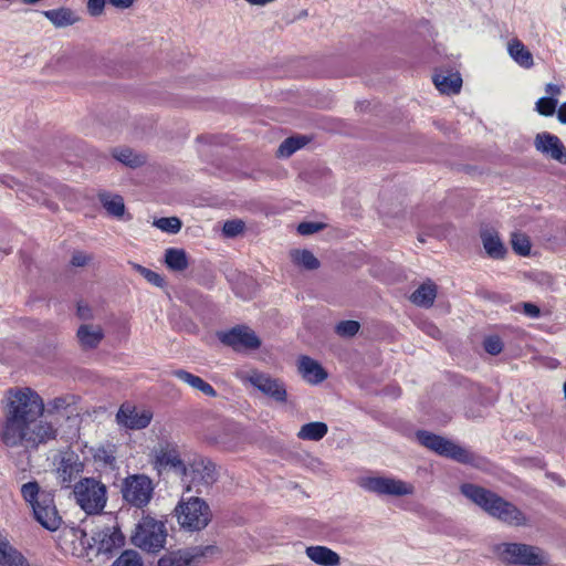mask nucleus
<instances>
[{"instance_id": "obj_3", "label": "nucleus", "mask_w": 566, "mask_h": 566, "mask_svg": "<svg viewBox=\"0 0 566 566\" xmlns=\"http://www.w3.org/2000/svg\"><path fill=\"white\" fill-rule=\"evenodd\" d=\"M73 492L76 503L88 515L98 514L106 506V486L94 478L80 480Z\"/></svg>"}, {"instance_id": "obj_19", "label": "nucleus", "mask_w": 566, "mask_h": 566, "mask_svg": "<svg viewBox=\"0 0 566 566\" xmlns=\"http://www.w3.org/2000/svg\"><path fill=\"white\" fill-rule=\"evenodd\" d=\"M156 460L159 465L169 468L181 476L187 473L188 459L181 458L176 446L169 443L161 446L157 451Z\"/></svg>"}, {"instance_id": "obj_54", "label": "nucleus", "mask_w": 566, "mask_h": 566, "mask_svg": "<svg viewBox=\"0 0 566 566\" xmlns=\"http://www.w3.org/2000/svg\"><path fill=\"white\" fill-rule=\"evenodd\" d=\"M557 118L562 124H566V103L559 106L557 111Z\"/></svg>"}, {"instance_id": "obj_21", "label": "nucleus", "mask_w": 566, "mask_h": 566, "mask_svg": "<svg viewBox=\"0 0 566 566\" xmlns=\"http://www.w3.org/2000/svg\"><path fill=\"white\" fill-rule=\"evenodd\" d=\"M0 566H30L27 557L0 531Z\"/></svg>"}, {"instance_id": "obj_40", "label": "nucleus", "mask_w": 566, "mask_h": 566, "mask_svg": "<svg viewBox=\"0 0 566 566\" xmlns=\"http://www.w3.org/2000/svg\"><path fill=\"white\" fill-rule=\"evenodd\" d=\"M513 250L520 255H528L531 252V242L524 233H513L511 239Z\"/></svg>"}, {"instance_id": "obj_13", "label": "nucleus", "mask_w": 566, "mask_h": 566, "mask_svg": "<svg viewBox=\"0 0 566 566\" xmlns=\"http://www.w3.org/2000/svg\"><path fill=\"white\" fill-rule=\"evenodd\" d=\"M92 537H88L80 527H67L62 531L61 543L63 548L76 557H86L93 549Z\"/></svg>"}, {"instance_id": "obj_10", "label": "nucleus", "mask_w": 566, "mask_h": 566, "mask_svg": "<svg viewBox=\"0 0 566 566\" xmlns=\"http://www.w3.org/2000/svg\"><path fill=\"white\" fill-rule=\"evenodd\" d=\"M501 556L509 563L530 566L542 565L546 562L543 551L525 544H505Z\"/></svg>"}, {"instance_id": "obj_14", "label": "nucleus", "mask_w": 566, "mask_h": 566, "mask_svg": "<svg viewBox=\"0 0 566 566\" xmlns=\"http://www.w3.org/2000/svg\"><path fill=\"white\" fill-rule=\"evenodd\" d=\"M219 338L234 350L256 349L261 345L256 334L245 326L233 327L231 331L220 334Z\"/></svg>"}, {"instance_id": "obj_39", "label": "nucleus", "mask_w": 566, "mask_h": 566, "mask_svg": "<svg viewBox=\"0 0 566 566\" xmlns=\"http://www.w3.org/2000/svg\"><path fill=\"white\" fill-rule=\"evenodd\" d=\"M111 566H143V560L136 551H124Z\"/></svg>"}, {"instance_id": "obj_43", "label": "nucleus", "mask_w": 566, "mask_h": 566, "mask_svg": "<svg viewBox=\"0 0 566 566\" xmlns=\"http://www.w3.org/2000/svg\"><path fill=\"white\" fill-rule=\"evenodd\" d=\"M557 106V99L553 97H541L536 102V111L544 116H552Z\"/></svg>"}, {"instance_id": "obj_52", "label": "nucleus", "mask_w": 566, "mask_h": 566, "mask_svg": "<svg viewBox=\"0 0 566 566\" xmlns=\"http://www.w3.org/2000/svg\"><path fill=\"white\" fill-rule=\"evenodd\" d=\"M108 1L114 7L122 8V9H127L134 3V0H108Z\"/></svg>"}, {"instance_id": "obj_2", "label": "nucleus", "mask_w": 566, "mask_h": 566, "mask_svg": "<svg viewBox=\"0 0 566 566\" xmlns=\"http://www.w3.org/2000/svg\"><path fill=\"white\" fill-rule=\"evenodd\" d=\"M462 494L481 506L490 515L510 525H523L526 523L525 515L512 503L506 502L495 493L474 484H463Z\"/></svg>"}, {"instance_id": "obj_25", "label": "nucleus", "mask_w": 566, "mask_h": 566, "mask_svg": "<svg viewBox=\"0 0 566 566\" xmlns=\"http://www.w3.org/2000/svg\"><path fill=\"white\" fill-rule=\"evenodd\" d=\"M507 52L512 60L523 69H531L534 65L533 54L518 39H513L507 44Z\"/></svg>"}, {"instance_id": "obj_38", "label": "nucleus", "mask_w": 566, "mask_h": 566, "mask_svg": "<svg viewBox=\"0 0 566 566\" xmlns=\"http://www.w3.org/2000/svg\"><path fill=\"white\" fill-rule=\"evenodd\" d=\"M154 226L167 233H178L181 229V221L177 217L159 218L154 221Z\"/></svg>"}, {"instance_id": "obj_41", "label": "nucleus", "mask_w": 566, "mask_h": 566, "mask_svg": "<svg viewBox=\"0 0 566 566\" xmlns=\"http://www.w3.org/2000/svg\"><path fill=\"white\" fill-rule=\"evenodd\" d=\"M75 403V396L66 395L61 397H55L54 399L48 402V411L49 412H60L65 410L70 406Z\"/></svg>"}, {"instance_id": "obj_53", "label": "nucleus", "mask_w": 566, "mask_h": 566, "mask_svg": "<svg viewBox=\"0 0 566 566\" xmlns=\"http://www.w3.org/2000/svg\"><path fill=\"white\" fill-rule=\"evenodd\" d=\"M545 92L551 95V97L554 98V96H557L559 95L560 93V87L556 84H552V83H548L545 87Z\"/></svg>"}, {"instance_id": "obj_47", "label": "nucleus", "mask_w": 566, "mask_h": 566, "mask_svg": "<svg viewBox=\"0 0 566 566\" xmlns=\"http://www.w3.org/2000/svg\"><path fill=\"white\" fill-rule=\"evenodd\" d=\"M321 229H323V224L317 222H302L297 227V231L302 235L316 233Z\"/></svg>"}, {"instance_id": "obj_44", "label": "nucleus", "mask_w": 566, "mask_h": 566, "mask_svg": "<svg viewBox=\"0 0 566 566\" xmlns=\"http://www.w3.org/2000/svg\"><path fill=\"white\" fill-rule=\"evenodd\" d=\"M134 268L140 275H143L153 285L161 286L164 284V279L158 273H156L143 265H139V264H135Z\"/></svg>"}, {"instance_id": "obj_33", "label": "nucleus", "mask_w": 566, "mask_h": 566, "mask_svg": "<svg viewBox=\"0 0 566 566\" xmlns=\"http://www.w3.org/2000/svg\"><path fill=\"white\" fill-rule=\"evenodd\" d=\"M43 14L56 27L63 28L73 24L76 21L74 13L70 9H54L44 11Z\"/></svg>"}, {"instance_id": "obj_23", "label": "nucleus", "mask_w": 566, "mask_h": 566, "mask_svg": "<svg viewBox=\"0 0 566 566\" xmlns=\"http://www.w3.org/2000/svg\"><path fill=\"white\" fill-rule=\"evenodd\" d=\"M306 556L321 566H338L340 556L326 546H310L306 548Z\"/></svg>"}, {"instance_id": "obj_49", "label": "nucleus", "mask_w": 566, "mask_h": 566, "mask_svg": "<svg viewBox=\"0 0 566 566\" xmlns=\"http://www.w3.org/2000/svg\"><path fill=\"white\" fill-rule=\"evenodd\" d=\"M105 0H88L87 10L92 15H99L103 12Z\"/></svg>"}, {"instance_id": "obj_11", "label": "nucleus", "mask_w": 566, "mask_h": 566, "mask_svg": "<svg viewBox=\"0 0 566 566\" xmlns=\"http://www.w3.org/2000/svg\"><path fill=\"white\" fill-rule=\"evenodd\" d=\"M243 379L248 380L252 386L273 400L277 402L286 401L287 394L285 386L279 379L272 378L270 375L258 370L245 373Z\"/></svg>"}, {"instance_id": "obj_26", "label": "nucleus", "mask_w": 566, "mask_h": 566, "mask_svg": "<svg viewBox=\"0 0 566 566\" xmlns=\"http://www.w3.org/2000/svg\"><path fill=\"white\" fill-rule=\"evenodd\" d=\"M437 90L442 94H457L462 86V78L459 73H437L433 76Z\"/></svg>"}, {"instance_id": "obj_35", "label": "nucleus", "mask_w": 566, "mask_h": 566, "mask_svg": "<svg viewBox=\"0 0 566 566\" xmlns=\"http://www.w3.org/2000/svg\"><path fill=\"white\" fill-rule=\"evenodd\" d=\"M113 156L115 159L129 167H137L144 164V158L134 154L129 148H116L113 150Z\"/></svg>"}, {"instance_id": "obj_30", "label": "nucleus", "mask_w": 566, "mask_h": 566, "mask_svg": "<svg viewBox=\"0 0 566 566\" xmlns=\"http://www.w3.org/2000/svg\"><path fill=\"white\" fill-rule=\"evenodd\" d=\"M328 432V427L325 422L314 421L305 423L297 432V438L304 441H319Z\"/></svg>"}, {"instance_id": "obj_8", "label": "nucleus", "mask_w": 566, "mask_h": 566, "mask_svg": "<svg viewBox=\"0 0 566 566\" xmlns=\"http://www.w3.org/2000/svg\"><path fill=\"white\" fill-rule=\"evenodd\" d=\"M359 486L377 495L405 496L415 492L411 483L391 476H363Z\"/></svg>"}, {"instance_id": "obj_31", "label": "nucleus", "mask_w": 566, "mask_h": 566, "mask_svg": "<svg viewBox=\"0 0 566 566\" xmlns=\"http://www.w3.org/2000/svg\"><path fill=\"white\" fill-rule=\"evenodd\" d=\"M166 265L172 271H184L188 268V256L184 249L169 248L165 251Z\"/></svg>"}, {"instance_id": "obj_28", "label": "nucleus", "mask_w": 566, "mask_h": 566, "mask_svg": "<svg viewBox=\"0 0 566 566\" xmlns=\"http://www.w3.org/2000/svg\"><path fill=\"white\" fill-rule=\"evenodd\" d=\"M104 337L101 326L84 324L77 331V338L84 348H95Z\"/></svg>"}, {"instance_id": "obj_12", "label": "nucleus", "mask_w": 566, "mask_h": 566, "mask_svg": "<svg viewBox=\"0 0 566 566\" xmlns=\"http://www.w3.org/2000/svg\"><path fill=\"white\" fill-rule=\"evenodd\" d=\"M33 514L35 520L46 530L56 531L62 517L56 510L53 495L50 492H43L41 500L33 504Z\"/></svg>"}, {"instance_id": "obj_5", "label": "nucleus", "mask_w": 566, "mask_h": 566, "mask_svg": "<svg viewBox=\"0 0 566 566\" xmlns=\"http://www.w3.org/2000/svg\"><path fill=\"white\" fill-rule=\"evenodd\" d=\"M176 512L180 526L189 531H200L205 528L211 520L209 505L197 496L181 501Z\"/></svg>"}, {"instance_id": "obj_24", "label": "nucleus", "mask_w": 566, "mask_h": 566, "mask_svg": "<svg viewBox=\"0 0 566 566\" xmlns=\"http://www.w3.org/2000/svg\"><path fill=\"white\" fill-rule=\"evenodd\" d=\"M481 240L486 254L492 259H503L506 249L497 232L491 229L482 230Z\"/></svg>"}, {"instance_id": "obj_36", "label": "nucleus", "mask_w": 566, "mask_h": 566, "mask_svg": "<svg viewBox=\"0 0 566 566\" xmlns=\"http://www.w3.org/2000/svg\"><path fill=\"white\" fill-rule=\"evenodd\" d=\"M307 143L306 137H289L279 147L277 154L282 157H289L301 149Z\"/></svg>"}, {"instance_id": "obj_29", "label": "nucleus", "mask_w": 566, "mask_h": 566, "mask_svg": "<svg viewBox=\"0 0 566 566\" xmlns=\"http://www.w3.org/2000/svg\"><path fill=\"white\" fill-rule=\"evenodd\" d=\"M437 297V286L433 282L427 281L421 284L410 296V301L421 307H430Z\"/></svg>"}, {"instance_id": "obj_50", "label": "nucleus", "mask_w": 566, "mask_h": 566, "mask_svg": "<svg viewBox=\"0 0 566 566\" xmlns=\"http://www.w3.org/2000/svg\"><path fill=\"white\" fill-rule=\"evenodd\" d=\"M523 312L526 316L532 318H537L541 315L538 306L533 303H523Z\"/></svg>"}, {"instance_id": "obj_18", "label": "nucleus", "mask_w": 566, "mask_h": 566, "mask_svg": "<svg viewBox=\"0 0 566 566\" xmlns=\"http://www.w3.org/2000/svg\"><path fill=\"white\" fill-rule=\"evenodd\" d=\"M96 544L97 554H113L125 544V537L122 532L115 527H105L92 537Z\"/></svg>"}, {"instance_id": "obj_7", "label": "nucleus", "mask_w": 566, "mask_h": 566, "mask_svg": "<svg viewBox=\"0 0 566 566\" xmlns=\"http://www.w3.org/2000/svg\"><path fill=\"white\" fill-rule=\"evenodd\" d=\"M154 493L153 481L145 474H133L124 479L123 499L130 505L143 509L150 502Z\"/></svg>"}, {"instance_id": "obj_32", "label": "nucleus", "mask_w": 566, "mask_h": 566, "mask_svg": "<svg viewBox=\"0 0 566 566\" xmlns=\"http://www.w3.org/2000/svg\"><path fill=\"white\" fill-rule=\"evenodd\" d=\"M99 201L107 213L115 218H120L125 213L124 200L118 195L101 193Z\"/></svg>"}, {"instance_id": "obj_45", "label": "nucleus", "mask_w": 566, "mask_h": 566, "mask_svg": "<svg viewBox=\"0 0 566 566\" xmlns=\"http://www.w3.org/2000/svg\"><path fill=\"white\" fill-rule=\"evenodd\" d=\"M483 346L490 355H499L503 349V343L499 336H489L484 339Z\"/></svg>"}, {"instance_id": "obj_16", "label": "nucleus", "mask_w": 566, "mask_h": 566, "mask_svg": "<svg viewBox=\"0 0 566 566\" xmlns=\"http://www.w3.org/2000/svg\"><path fill=\"white\" fill-rule=\"evenodd\" d=\"M151 418L150 411L140 410L130 405H123L116 415L118 424L132 430L146 428L150 423Z\"/></svg>"}, {"instance_id": "obj_48", "label": "nucleus", "mask_w": 566, "mask_h": 566, "mask_svg": "<svg viewBox=\"0 0 566 566\" xmlns=\"http://www.w3.org/2000/svg\"><path fill=\"white\" fill-rule=\"evenodd\" d=\"M95 458L108 465H114L116 461L114 454L111 451H107L106 449H98L95 454Z\"/></svg>"}, {"instance_id": "obj_15", "label": "nucleus", "mask_w": 566, "mask_h": 566, "mask_svg": "<svg viewBox=\"0 0 566 566\" xmlns=\"http://www.w3.org/2000/svg\"><path fill=\"white\" fill-rule=\"evenodd\" d=\"M535 149L558 163H566V148L562 140L547 132L538 133L534 139Z\"/></svg>"}, {"instance_id": "obj_4", "label": "nucleus", "mask_w": 566, "mask_h": 566, "mask_svg": "<svg viewBox=\"0 0 566 566\" xmlns=\"http://www.w3.org/2000/svg\"><path fill=\"white\" fill-rule=\"evenodd\" d=\"M166 538L165 523L150 516H144L136 526L132 542L143 551L157 553L164 548Z\"/></svg>"}, {"instance_id": "obj_6", "label": "nucleus", "mask_w": 566, "mask_h": 566, "mask_svg": "<svg viewBox=\"0 0 566 566\" xmlns=\"http://www.w3.org/2000/svg\"><path fill=\"white\" fill-rule=\"evenodd\" d=\"M217 480L216 469L212 462L196 458L192 461L188 458L187 473H184L182 481L187 484L188 491L203 493Z\"/></svg>"}, {"instance_id": "obj_20", "label": "nucleus", "mask_w": 566, "mask_h": 566, "mask_svg": "<svg viewBox=\"0 0 566 566\" xmlns=\"http://www.w3.org/2000/svg\"><path fill=\"white\" fill-rule=\"evenodd\" d=\"M83 471V463L80 457L73 452L65 453L56 469V476L61 484L69 486Z\"/></svg>"}, {"instance_id": "obj_42", "label": "nucleus", "mask_w": 566, "mask_h": 566, "mask_svg": "<svg viewBox=\"0 0 566 566\" xmlns=\"http://www.w3.org/2000/svg\"><path fill=\"white\" fill-rule=\"evenodd\" d=\"M359 323L356 321H342L336 327L335 332L343 337H352L356 335L359 331Z\"/></svg>"}, {"instance_id": "obj_1", "label": "nucleus", "mask_w": 566, "mask_h": 566, "mask_svg": "<svg viewBox=\"0 0 566 566\" xmlns=\"http://www.w3.org/2000/svg\"><path fill=\"white\" fill-rule=\"evenodd\" d=\"M2 411L0 441L7 448L33 451L57 437V426L43 417V399L31 388L9 389Z\"/></svg>"}, {"instance_id": "obj_9", "label": "nucleus", "mask_w": 566, "mask_h": 566, "mask_svg": "<svg viewBox=\"0 0 566 566\" xmlns=\"http://www.w3.org/2000/svg\"><path fill=\"white\" fill-rule=\"evenodd\" d=\"M417 439L420 444L437 452L438 454L449 457L459 462L467 463L470 461L468 451L453 442L428 431H418Z\"/></svg>"}, {"instance_id": "obj_22", "label": "nucleus", "mask_w": 566, "mask_h": 566, "mask_svg": "<svg viewBox=\"0 0 566 566\" xmlns=\"http://www.w3.org/2000/svg\"><path fill=\"white\" fill-rule=\"evenodd\" d=\"M298 371L311 384H319L327 377L322 366L308 356H302L298 359Z\"/></svg>"}, {"instance_id": "obj_37", "label": "nucleus", "mask_w": 566, "mask_h": 566, "mask_svg": "<svg viewBox=\"0 0 566 566\" xmlns=\"http://www.w3.org/2000/svg\"><path fill=\"white\" fill-rule=\"evenodd\" d=\"M44 491H40L39 484L35 481L24 483L21 486V494L25 502H28L33 509V504H36L41 500Z\"/></svg>"}, {"instance_id": "obj_55", "label": "nucleus", "mask_w": 566, "mask_h": 566, "mask_svg": "<svg viewBox=\"0 0 566 566\" xmlns=\"http://www.w3.org/2000/svg\"><path fill=\"white\" fill-rule=\"evenodd\" d=\"M78 315L82 317V318H86L87 315L85 313V310L80 305L78 306Z\"/></svg>"}, {"instance_id": "obj_51", "label": "nucleus", "mask_w": 566, "mask_h": 566, "mask_svg": "<svg viewBox=\"0 0 566 566\" xmlns=\"http://www.w3.org/2000/svg\"><path fill=\"white\" fill-rule=\"evenodd\" d=\"M90 258L83 252H75L72 255L71 263L74 266H84L88 262Z\"/></svg>"}, {"instance_id": "obj_27", "label": "nucleus", "mask_w": 566, "mask_h": 566, "mask_svg": "<svg viewBox=\"0 0 566 566\" xmlns=\"http://www.w3.org/2000/svg\"><path fill=\"white\" fill-rule=\"evenodd\" d=\"M172 375L182 382L189 385L193 389L201 391L203 395L208 397L217 396V391L214 390V388L199 376H196L184 369L174 370Z\"/></svg>"}, {"instance_id": "obj_46", "label": "nucleus", "mask_w": 566, "mask_h": 566, "mask_svg": "<svg viewBox=\"0 0 566 566\" xmlns=\"http://www.w3.org/2000/svg\"><path fill=\"white\" fill-rule=\"evenodd\" d=\"M244 229V223L241 220H230L223 224V233L227 237H235Z\"/></svg>"}, {"instance_id": "obj_34", "label": "nucleus", "mask_w": 566, "mask_h": 566, "mask_svg": "<svg viewBox=\"0 0 566 566\" xmlns=\"http://www.w3.org/2000/svg\"><path fill=\"white\" fill-rule=\"evenodd\" d=\"M291 259L295 264L306 270H315L319 266V261L308 250H293L291 251Z\"/></svg>"}, {"instance_id": "obj_17", "label": "nucleus", "mask_w": 566, "mask_h": 566, "mask_svg": "<svg viewBox=\"0 0 566 566\" xmlns=\"http://www.w3.org/2000/svg\"><path fill=\"white\" fill-rule=\"evenodd\" d=\"M212 549L213 547L207 546L169 552L159 558L158 566H187Z\"/></svg>"}]
</instances>
